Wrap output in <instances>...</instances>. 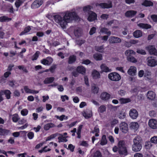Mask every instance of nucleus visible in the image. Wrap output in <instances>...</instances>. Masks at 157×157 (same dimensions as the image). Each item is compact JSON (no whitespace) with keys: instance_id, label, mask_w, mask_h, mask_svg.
I'll use <instances>...</instances> for the list:
<instances>
[{"instance_id":"1","label":"nucleus","mask_w":157,"mask_h":157,"mask_svg":"<svg viewBox=\"0 0 157 157\" xmlns=\"http://www.w3.org/2000/svg\"><path fill=\"white\" fill-rule=\"evenodd\" d=\"M55 21L63 29L66 28L67 23L71 22L77 18L76 13L74 12L68 11L66 12L62 17L61 16L57 15L54 17Z\"/></svg>"},{"instance_id":"2","label":"nucleus","mask_w":157,"mask_h":157,"mask_svg":"<svg viewBox=\"0 0 157 157\" xmlns=\"http://www.w3.org/2000/svg\"><path fill=\"white\" fill-rule=\"evenodd\" d=\"M113 151L114 152L118 151L120 155H127V151L125 142L123 140L120 141L118 143L117 147L114 146L113 148Z\"/></svg>"},{"instance_id":"3","label":"nucleus","mask_w":157,"mask_h":157,"mask_svg":"<svg viewBox=\"0 0 157 157\" xmlns=\"http://www.w3.org/2000/svg\"><path fill=\"white\" fill-rule=\"evenodd\" d=\"M90 7L89 6L84 7L83 10L85 12L88 13L87 19L89 21H93L97 19V15L95 13L90 11Z\"/></svg>"},{"instance_id":"4","label":"nucleus","mask_w":157,"mask_h":157,"mask_svg":"<svg viewBox=\"0 0 157 157\" xmlns=\"http://www.w3.org/2000/svg\"><path fill=\"white\" fill-rule=\"evenodd\" d=\"M147 65L150 67H153L157 66V59L155 57L149 56L146 59Z\"/></svg>"},{"instance_id":"5","label":"nucleus","mask_w":157,"mask_h":157,"mask_svg":"<svg viewBox=\"0 0 157 157\" xmlns=\"http://www.w3.org/2000/svg\"><path fill=\"white\" fill-rule=\"evenodd\" d=\"M108 77L111 80L114 81H118L121 79V76L116 72H112L109 73Z\"/></svg>"},{"instance_id":"6","label":"nucleus","mask_w":157,"mask_h":157,"mask_svg":"<svg viewBox=\"0 0 157 157\" xmlns=\"http://www.w3.org/2000/svg\"><path fill=\"white\" fill-rule=\"evenodd\" d=\"M120 130L124 133H127L128 131V126L125 122H121L119 125Z\"/></svg>"},{"instance_id":"7","label":"nucleus","mask_w":157,"mask_h":157,"mask_svg":"<svg viewBox=\"0 0 157 157\" xmlns=\"http://www.w3.org/2000/svg\"><path fill=\"white\" fill-rule=\"evenodd\" d=\"M147 98L148 100L150 101H154L156 98V94L154 92L151 91H148L146 94Z\"/></svg>"},{"instance_id":"8","label":"nucleus","mask_w":157,"mask_h":157,"mask_svg":"<svg viewBox=\"0 0 157 157\" xmlns=\"http://www.w3.org/2000/svg\"><path fill=\"white\" fill-rule=\"evenodd\" d=\"M69 31L74 30V34L76 37H78L81 36L82 33L81 29L76 28L75 27H71L69 29Z\"/></svg>"},{"instance_id":"9","label":"nucleus","mask_w":157,"mask_h":157,"mask_svg":"<svg viewBox=\"0 0 157 157\" xmlns=\"http://www.w3.org/2000/svg\"><path fill=\"white\" fill-rule=\"evenodd\" d=\"M149 126L153 129L157 128V120L154 119H150L148 122Z\"/></svg>"},{"instance_id":"10","label":"nucleus","mask_w":157,"mask_h":157,"mask_svg":"<svg viewBox=\"0 0 157 157\" xmlns=\"http://www.w3.org/2000/svg\"><path fill=\"white\" fill-rule=\"evenodd\" d=\"M146 49L151 54H153L157 56V50L154 46H148L146 48Z\"/></svg>"},{"instance_id":"11","label":"nucleus","mask_w":157,"mask_h":157,"mask_svg":"<svg viewBox=\"0 0 157 157\" xmlns=\"http://www.w3.org/2000/svg\"><path fill=\"white\" fill-rule=\"evenodd\" d=\"M121 40L120 38L114 36L110 37L109 39V44H115L121 42Z\"/></svg>"},{"instance_id":"12","label":"nucleus","mask_w":157,"mask_h":157,"mask_svg":"<svg viewBox=\"0 0 157 157\" xmlns=\"http://www.w3.org/2000/svg\"><path fill=\"white\" fill-rule=\"evenodd\" d=\"M129 114L131 118L133 119H136L138 116L137 111L136 109H132L130 110Z\"/></svg>"},{"instance_id":"13","label":"nucleus","mask_w":157,"mask_h":157,"mask_svg":"<svg viewBox=\"0 0 157 157\" xmlns=\"http://www.w3.org/2000/svg\"><path fill=\"white\" fill-rule=\"evenodd\" d=\"M137 72V68L136 67L134 66H131L129 68L127 71L128 74L130 75H135Z\"/></svg>"},{"instance_id":"14","label":"nucleus","mask_w":157,"mask_h":157,"mask_svg":"<svg viewBox=\"0 0 157 157\" xmlns=\"http://www.w3.org/2000/svg\"><path fill=\"white\" fill-rule=\"evenodd\" d=\"M43 3L42 0H35L31 5L33 9H36L39 7Z\"/></svg>"},{"instance_id":"15","label":"nucleus","mask_w":157,"mask_h":157,"mask_svg":"<svg viewBox=\"0 0 157 157\" xmlns=\"http://www.w3.org/2000/svg\"><path fill=\"white\" fill-rule=\"evenodd\" d=\"M110 95L108 93L104 92L102 93L100 95V98L103 101H107L110 98Z\"/></svg>"},{"instance_id":"16","label":"nucleus","mask_w":157,"mask_h":157,"mask_svg":"<svg viewBox=\"0 0 157 157\" xmlns=\"http://www.w3.org/2000/svg\"><path fill=\"white\" fill-rule=\"evenodd\" d=\"M53 59L50 57H48L46 59H43L41 61V62L44 65H49L52 62Z\"/></svg>"},{"instance_id":"17","label":"nucleus","mask_w":157,"mask_h":157,"mask_svg":"<svg viewBox=\"0 0 157 157\" xmlns=\"http://www.w3.org/2000/svg\"><path fill=\"white\" fill-rule=\"evenodd\" d=\"M100 68L101 69V72H110L112 71L111 69H110L107 67L105 64L104 63L102 64L100 66Z\"/></svg>"},{"instance_id":"18","label":"nucleus","mask_w":157,"mask_h":157,"mask_svg":"<svg viewBox=\"0 0 157 157\" xmlns=\"http://www.w3.org/2000/svg\"><path fill=\"white\" fill-rule=\"evenodd\" d=\"M142 148V144H133L132 146V150L134 152L140 151Z\"/></svg>"},{"instance_id":"19","label":"nucleus","mask_w":157,"mask_h":157,"mask_svg":"<svg viewBox=\"0 0 157 157\" xmlns=\"http://www.w3.org/2000/svg\"><path fill=\"white\" fill-rule=\"evenodd\" d=\"M76 71L79 73L84 75L86 73V68L83 66H79L77 67Z\"/></svg>"},{"instance_id":"20","label":"nucleus","mask_w":157,"mask_h":157,"mask_svg":"<svg viewBox=\"0 0 157 157\" xmlns=\"http://www.w3.org/2000/svg\"><path fill=\"white\" fill-rule=\"evenodd\" d=\"M10 131L7 129H3L0 128V135L2 136H6L9 134ZM4 141L3 139H0V143H2Z\"/></svg>"},{"instance_id":"21","label":"nucleus","mask_w":157,"mask_h":157,"mask_svg":"<svg viewBox=\"0 0 157 157\" xmlns=\"http://www.w3.org/2000/svg\"><path fill=\"white\" fill-rule=\"evenodd\" d=\"M99 5L101 8H111L112 6L111 1H109L107 3H101Z\"/></svg>"},{"instance_id":"22","label":"nucleus","mask_w":157,"mask_h":157,"mask_svg":"<svg viewBox=\"0 0 157 157\" xmlns=\"http://www.w3.org/2000/svg\"><path fill=\"white\" fill-rule=\"evenodd\" d=\"M125 55L127 57V59L132 56V55H135L136 52L132 50L129 49L126 51L124 52Z\"/></svg>"},{"instance_id":"23","label":"nucleus","mask_w":157,"mask_h":157,"mask_svg":"<svg viewBox=\"0 0 157 157\" xmlns=\"http://www.w3.org/2000/svg\"><path fill=\"white\" fill-rule=\"evenodd\" d=\"M24 90L25 92L27 93L35 94H37L39 93V91L32 90L29 89L27 86H25L24 87Z\"/></svg>"},{"instance_id":"24","label":"nucleus","mask_w":157,"mask_h":157,"mask_svg":"<svg viewBox=\"0 0 157 157\" xmlns=\"http://www.w3.org/2000/svg\"><path fill=\"white\" fill-rule=\"evenodd\" d=\"M133 144H142V140L141 138L139 136H136L133 140Z\"/></svg>"},{"instance_id":"25","label":"nucleus","mask_w":157,"mask_h":157,"mask_svg":"<svg viewBox=\"0 0 157 157\" xmlns=\"http://www.w3.org/2000/svg\"><path fill=\"white\" fill-rule=\"evenodd\" d=\"M92 76L94 79L99 78L100 77V75L98 71L95 70H94L92 72Z\"/></svg>"},{"instance_id":"26","label":"nucleus","mask_w":157,"mask_h":157,"mask_svg":"<svg viewBox=\"0 0 157 157\" xmlns=\"http://www.w3.org/2000/svg\"><path fill=\"white\" fill-rule=\"evenodd\" d=\"M137 13L136 11L134 10H129L125 13V16L127 17H132L135 15Z\"/></svg>"},{"instance_id":"27","label":"nucleus","mask_w":157,"mask_h":157,"mask_svg":"<svg viewBox=\"0 0 157 157\" xmlns=\"http://www.w3.org/2000/svg\"><path fill=\"white\" fill-rule=\"evenodd\" d=\"M1 91V92H2V95H3V94H5V95L7 99H9L10 98L11 92L10 90H2Z\"/></svg>"},{"instance_id":"28","label":"nucleus","mask_w":157,"mask_h":157,"mask_svg":"<svg viewBox=\"0 0 157 157\" xmlns=\"http://www.w3.org/2000/svg\"><path fill=\"white\" fill-rule=\"evenodd\" d=\"M137 25L139 27L146 29H150L151 28V26L147 24L141 23L138 24Z\"/></svg>"},{"instance_id":"29","label":"nucleus","mask_w":157,"mask_h":157,"mask_svg":"<svg viewBox=\"0 0 157 157\" xmlns=\"http://www.w3.org/2000/svg\"><path fill=\"white\" fill-rule=\"evenodd\" d=\"M99 33H104L108 36H110L111 34V32L109 31L108 29L105 27H101L100 28Z\"/></svg>"},{"instance_id":"30","label":"nucleus","mask_w":157,"mask_h":157,"mask_svg":"<svg viewBox=\"0 0 157 157\" xmlns=\"http://www.w3.org/2000/svg\"><path fill=\"white\" fill-rule=\"evenodd\" d=\"M94 58L97 61H100L102 59V55L99 53H96L93 55Z\"/></svg>"},{"instance_id":"31","label":"nucleus","mask_w":157,"mask_h":157,"mask_svg":"<svg viewBox=\"0 0 157 157\" xmlns=\"http://www.w3.org/2000/svg\"><path fill=\"white\" fill-rule=\"evenodd\" d=\"M130 127L132 129L137 130L139 128V125L137 122H132L130 124Z\"/></svg>"},{"instance_id":"32","label":"nucleus","mask_w":157,"mask_h":157,"mask_svg":"<svg viewBox=\"0 0 157 157\" xmlns=\"http://www.w3.org/2000/svg\"><path fill=\"white\" fill-rule=\"evenodd\" d=\"M143 33L141 31L137 30L133 33V36L136 38H138L142 36Z\"/></svg>"},{"instance_id":"33","label":"nucleus","mask_w":157,"mask_h":157,"mask_svg":"<svg viewBox=\"0 0 157 157\" xmlns=\"http://www.w3.org/2000/svg\"><path fill=\"white\" fill-rule=\"evenodd\" d=\"M59 135L60 136L58 138L59 142H66L67 141V140L66 139L68 137V136H63L62 134H60Z\"/></svg>"},{"instance_id":"34","label":"nucleus","mask_w":157,"mask_h":157,"mask_svg":"<svg viewBox=\"0 0 157 157\" xmlns=\"http://www.w3.org/2000/svg\"><path fill=\"white\" fill-rule=\"evenodd\" d=\"M126 113L123 110L120 111L118 114L117 117L119 118L122 119L125 118L126 117Z\"/></svg>"},{"instance_id":"35","label":"nucleus","mask_w":157,"mask_h":157,"mask_svg":"<svg viewBox=\"0 0 157 157\" xmlns=\"http://www.w3.org/2000/svg\"><path fill=\"white\" fill-rule=\"evenodd\" d=\"M82 114L86 118H89L92 116V113L91 111H89L83 112Z\"/></svg>"},{"instance_id":"36","label":"nucleus","mask_w":157,"mask_h":157,"mask_svg":"<svg viewBox=\"0 0 157 157\" xmlns=\"http://www.w3.org/2000/svg\"><path fill=\"white\" fill-rule=\"evenodd\" d=\"M55 78L53 77L47 78L45 79L44 81L45 84H50L52 83L54 80Z\"/></svg>"},{"instance_id":"37","label":"nucleus","mask_w":157,"mask_h":157,"mask_svg":"<svg viewBox=\"0 0 157 157\" xmlns=\"http://www.w3.org/2000/svg\"><path fill=\"white\" fill-rule=\"evenodd\" d=\"M95 49L96 51L99 52L103 53L104 52V48L103 45L96 46Z\"/></svg>"},{"instance_id":"38","label":"nucleus","mask_w":157,"mask_h":157,"mask_svg":"<svg viewBox=\"0 0 157 157\" xmlns=\"http://www.w3.org/2000/svg\"><path fill=\"white\" fill-rule=\"evenodd\" d=\"M55 125L52 123H50L45 124L44 126V128L45 130H48L50 128L53 127Z\"/></svg>"},{"instance_id":"39","label":"nucleus","mask_w":157,"mask_h":157,"mask_svg":"<svg viewBox=\"0 0 157 157\" xmlns=\"http://www.w3.org/2000/svg\"><path fill=\"white\" fill-rule=\"evenodd\" d=\"M91 91L94 94H97L99 91L98 87L96 86L95 85H94L92 86Z\"/></svg>"},{"instance_id":"40","label":"nucleus","mask_w":157,"mask_h":157,"mask_svg":"<svg viewBox=\"0 0 157 157\" xmlns=\"http://www.w3.org/2000/svg\"><path fill=\"white\" fill-rule=\"evenodd\" d=\"M142 5L146 6H150L153 5V3L150 1L146 0L143 2Z\"/></svg>"},{"instance_id":"41","label":"nucleus","mask_w":157,"mask_h":157,"mask_svg":"<svg viewBox=\"0 0 157 157\" xmlns=\"http://www.w3.org/2000/svg\"><path fill=\"white\" fill-rule=\"evenodd\" d=\"M55 117L61 121H63L64 120H67L68 119V117L64 115H62L60 116L58 115H56Z\"/></svg>"},{"instance_id":"42","label":"nucleus","mask_w":157,"mask_h":157,"mask_svg":"<svg viewBox=\"0 0 157 157\" xmlns=\"http://www.w3.org/2000/svg\"><path fill=\"white\" fill-rule=\"evenodd\" d=\"M119 101L121 104H124L130 102L131 100L129 98H121L119 99Z\"/></svg>"},{"instance_id":"43","label":"nucleus","mask_w":157,"mask_h":157,"mask_svg":"<svg viewBox=\"0 0 157 157\" xmlns=\"http://www.w3.org/2000/svg\"><path fill=\"white\" fill-rule=\"evenodd\" d=\"M31 28L30 26H28L25 28L24 30L21 32L19 34L20 36H22L23 35H25L29 32L31 29Z\"/></svg>"},{"instance_id":"44","label":"nucleus","mask_w":157,"mask_h":157,"mask_svg":"<svg viewBox=\"0 0 157 157\" xmlns=\"http://www.w3.org/2000/svg\"><path fill=\"white\" fill-rule=\"evenodd\" d=\"M106 110V107L104 105H101L98 109V112L99 113H102L105 111Z\"/></svg>"},{"instance_id":"45","label":"nucleus","mask_w":157,"mask_h":157,"mask_svg":"<svg viewBox=\"0 0 157 157\" xmlns=\"http://www.w3.org/2000/svg\"><path fill=\"white\" fill-rule=\"evenodd\" d=\"M107 143V140L105 135H103L100 144L102 145H104Z\"/></svg>"},{"instance_id":"46","label":"nucleus","mask_w":157,"mask_h":157,"mask_svg":"<svg viewBox=\"0 0 157 157\" xmlns=\"http://www.w3.org/2000/svg\"><path fill=\"white\" fill-rule=\"evenodd\" d=\"M11 18H9L6 16H2L0 17V21H8L11 20Z\"/></svg>"},{"instance_id":"47","label":"nucleus","mask_w":157,"mask_h":157,"mask_svg":"<svg viewBox=\"0 0 157 157\" xmlns=\"http://www.w3.org/2000/svg\"><path fill=\"white\" fill-rule=\"evenodd\" d=\"M28 110L26 109H24L21 111V115L23 116H27L28 113Z\"/></svg>"},{"instance_id":"48","label":"nucleus","mask_w":157,"mask_h":157,"mask_svg":"<svg viewBox=\"0 0 157 157\" xmlns=\"http://www.w3.org/2000/svg\"><path fill=\"white\" fill-rule=\"evenodd\" d=\"M23 2L21 0H17L15 3V5L16 7L18 8L22 4Z\"/></svg>"},{"instance_id":"49","label":"nucleus","mask_w":157,"mask_h":157,"mask_svg":"<svg viewBox=\"0 0 157 157\" xmlns=\"http://www.w3.org/2000/svg\"><path fill=\"white\" fill-rule=\"evenodd\" d=\"M136 52L138 54L142 55H145L146 54V52L145 50L142 49H137Z\"/></svg>"},{"instance_id":"50","label":"nucleus","mask_w":157,"mask_h":157,"mask_svg":"<svg viewBox=\"0 0 157 157\" xmlns=\"http://www.w3.org/2000/svg\"><path fill=\"white\" fill-rule=\"evenodd\" d=\"M19 118L18 115L17 114H15L13 115L12 120L14 122H17L19 120Z\"/></svg>"},{"instance_id":"51","label":"nucleus","mask_w":157,"mask_h":157,"mask_svg":"<svg viewBox=\"0 0 157 157\" xmlns=\"http://www.w3.org/2000/svg\"><path fill=\"white\" fill-rule=\"evenodd\" d=\"M76 59V57L74 56H70L68 63H71L74 62Z\"/></svg>"},{"instance_id":"52","label":"nucleus","mask_w":157,"mask_h":157,"mask_svg":"<svg viewBox=\"0 0 157 157\" xmlns=\"http://www.w3.org/2000/svg\"><path fill=\"white\" fill-rule=\"evenodd\" d=\"M97 28L95 27H93L90 29L89 34L92 35L95 33L96 31Z\"/></svg>"},{"instance_id":"53","label":"nucleus","mask_w":157,"mask_h":157,"mask_svg":"<svg viewBox=\"0 0 157 157\" xmlns=\"http://www.w3.org/2000/svg\"><path fill=\"white\" fill-rule=\"evenodd\" d=\"M150 142L153 144H157V136H154L150 139Z\"/></svg>"},{"instance_id":"54","label":"nucleus","mask_w":157,"mask_h":157,"mask_svg":"<svg viewBox=\"0 0 157 157\" xmlns=\"http://www.w3.org/2000/svg\"><path fill=\"white\" fill-rule=\"evenodd\" d=\"M21 132L25 133L26 132L25 131H20L19 132H15L13 133L12 135L14 137H17L20 136V133Z\"/></svg>"},{"instance_id":"55","label":"nucleus","mask_w":157,"mask_h":157,"mask_svg":"<svg viewBox=\"0 0 157 157\" xmlns=\"http://www.w3.org/2000/svg\"><path fill=\"white\" fill-rule=\"evenodd\" d=\"M127 60L133 63H135L137 62V60L136 59V58L132 56H131L129 58L127 59Z\"/></svg>"},{"instance_id":"56","label":"nucleus","mask_w":157,"mask_h":157,"mask_svg":"<svg viewBox=\"0 0 157 157\" xmlns=\"http://www.w3.org/2000/svg\"><path fill=\"white\" fill-rule=\"evenodd\" d=\"M40 52H39L37 51L36 52V53L34 54V55L32 57V59L33 60H36L39 55Z\"/></svg>"},{"instance_id":"57","label":"nucleus","mask_w":157,"mask_h":157,"mask_svg":"<svg viewBox=\"0 0 157 157\" xmlns=\"http://www.w3.org/2000/svg\"><path fill=\"white\" fill-rule=\"evenodd\" d=\"M48 146H45L42 149L39 150V152L40 153H42L43 152H46L48 151H49L51 150L50 148H48V150H46V148H47Z\"/></svg>"},{"instance_id":"58","label":"nucleus","mask_w":157,"mask_h":157,"mask_svg":"<svg viewBox=\"0 0 157 157\" xmlns=\"http://www.w3.org/2000/svg\"><path fill=\"white\" fill-rule=\"evenodd\" d=\"M109 36H98L97 37V38H101V40L104 41H106L107 40Z\"/></svg>"},{"instance_id":"59","label":"nucleus","mask_w":157,"mask_h":157,"mask_svg":"<svg viewBox=\"0 0 157 157\" xmlns=\"http://www.w3.org/2000/svg\"><path fill=\"white\" fill-rule=\"evenodd\" d=\"M152 146V145L151 144L150 142H147L145 143V148L147 149H150Z\"/></svg>"},{"instance_id":"60","label":"nucleus","mask_w":157,"mask_h":157,"mask_svg":"<svg viewBox=\"0 0 157 157\" xmlns=\"http://www.w3.org/2000/svg\"><path fill=\"white\" fill-rule=\"evenodd\" d=\"M99 132V128L96 127H95L94 128V131L92 132L93 133H95V136H99L98 133Z\"/></svg>"},{"instance_id":"61","label":"nucleus","mask_w":157,"mask_h":157,"mask_svg":"<svg viewBox=\"0 0 157 157\" xmlns=\"http://www.w3.org/2000/svg\"><path fill=\"white\" fill-rule=\"evenodd\" d=\"M28 136L29 139H32L34 136V134L33 132H29L28 134Z\"/></svg>"},{"instance_id":"62","label":"nucleus","mask_w":157,"mask_h":157,"mask_svg":"<svg viewBox=\"0 0 157 157\" xmlns=\"http://www.w3.org/2000/svg\"><path fill=\"white\" fill-rule=\"evenodd\" d=\"M60 98L63 102L65 101L66 100H68L69 99L68 97L66 95H62Z\"/></svg>"},{"instance_id":"63","label":"nucleus","mask_w":157,"mask_h":157,"mask_svg":"<svg viewBox=\"0 0 157 157\" xmlns=\"http://www.w3.org/2000/svg\"><path fill=\"white\" fill-rule=\"evenodd\" d=\"M7 142L12 144H14L15 142L14 138L13 137H10L8 140Z\"/></svg>"},{"instance_id":"64","label":"nucleus","mask_w":157,"mask_h":157,"mask_svg":"<svg viewBox=\"0 0 157 157\" xmlns=\"http://www.w3.org/2000/svg\"><path fill=\"white\" fill-rule=\"evenodd\" d=\"M91 63V62L89 59H84L82 61V64H84L86 65H87L90 64Z\"/></svg>"}]
</instances>
